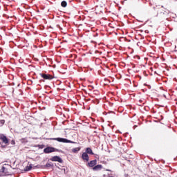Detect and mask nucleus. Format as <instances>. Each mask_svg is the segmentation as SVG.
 Returning <instances> with one entry per match:
<instances>
[{
	"label": "nucleus",
	"mask_w": 177,
	"mask_h": 177,
	"mask_svg": "<svg viewBox=\"0 0 177 177\" xmlns=\"http://www.w3.org/2000/svg\"><path fill=\"white\" fill-rule=\"evenodd\" d=\"M124 1H127V0H124Z\"/></svg>",
	"instance_id": "6ab92c4d"
},
{
	"label": "nucleus",
	"mask_w": 177,
	"mask_h": 177,
	"mask_svg": "<svg viewBox=\"0 0 177 177\" xmlns=\"http://www.w3.org/2000/svg\"><path fill=\"white\" fill-rule=\"evenodd\" d=\"M50 161H55L57 162H60V164L63 163V159H62V158H60V156H53L51 159Z\"/></svg>",
	"instance_id": "20e7f679"
},
{
	"label": "nucleus",
	"mask_w": 177,
	"mask_h": 177,
	"mask_svg": "<svg viewBox=\"0 0 177 177\" xmlns=\"http://www.w3.org/2000/svg\"><path fill=\"white\" fill-rule=\"evenodd\" d=\"M50 167H53V164L52 163H46L44 166V168H50Z\"/></svg>",
	"instance_id": "f8f14e48"
},
{
	"label": "nucleus",
	"mask_w": 177,
	"mask_h": 177,
	"mask_svg": "<svg viewBox=\"0 0 177 177\" xmlns=\"http://www.w3.org/2000/svg\"><path fill=\"white\" fill-rule=\"evenodd\" d=\"M80 150H81V149L80 148H74V149H72V151L73 152V153H78V151H80Z\"/></svg>",
	"instance_id": "ddd939ff"
},
{
	"label": "nucleus",
	"mask_w": 177,
	"mask_h": 177,
	"mask_svg": "<svg viewBox=\"0 0 177 177\" xmlns=\"http://www.w3.org/2000/svg\"><path fill=\"white\" fill-rule=\"evenodd\" d=\"M44 151L46 154H49V153H53L55 151V148L48 147L44 149Z\"/></svg>",
	"instance_id": "423d86ee"
},
{
	"label": "nucleus",
	"mask_w": 177,
	"mask_h": 177,
	"mask_svg": "<svg viewBox=\"0 0 177 177\" xmlns=\"http://www.w3.org/2000/svg\"><path fill=\"white\" fill-rule=\"evenodd\" d=\"M1 171L3 174H9V171H8V168H6L5 166L2 167Z\"/></svg>",
	"instance_id": "9d476101"
},
{
	"label": "nucleus",
	"mask_w": 177,
	"mask_h": 177,
	"mask_svg": "<svg viewBox=\"0 0 177 177\" xmlns=\"http://www.w3.org/2000/svg\"><path fill=\"white\" fill-rule=\"evenodd\" d=\"M32 169V166L30 165V166H27L26 167V171H31Z\"/></svg>",
	"instance_id": "4468645a"
},
{
	"label": "nucleus",
	"mask_w": 177,
	"mask_h": 177,
	"mask_svg": "<svg viewBox=\"0 0 177 177\" xmlns=\"http://www.w3.org/2000/svg\"><path fill=\"white\" fill-rule=\"evenodd\" d=\"M61 6H62V8H66V6H67V1H62Z\"/></svg>",
	"instance_id": "9b49d317"
},
{
	"label": "nucleus",
	"mask_w": 177,
	"mask_h": 177,
	"mask_svg": "<svg viewBox=\"0 0 177 177\" xmlns=\"http://www.w3.org/2000/svg\"><path fill=\"white\" fill-rule=\"evenodd\" d=\"M103 169V165H97L93 167V170L94 171H101Z\"/></svg>",
	"instance_id": "6e6552de"
},
{
	"label": "nucleus",
	"mask_w": 177,
	"mask_h": 177,
	"mask_svg": "<svg viewBox=\"0 0 177 177\" xmlns=\"http://www.w3.org/2000/svg\"><path fill=\"white\" fill-rule=\"evenodd\" d=\"M82 159L85 162H88V161H89V156L86 152H84L82 155Z\"/></svg>",
	"instance_id": "0eeeda50"
},
{
	"label": "nucleus",
	"mask_w": 177,
	"mask_h": 177,
	"mask_svg": "<svg viewBox=\"0 0 177 177\" xmlns=\"http://www.w3.org/2000/svg\"><path fill=\"white\" fill-rule=\"evenodd\" d=\"M0 140L1 143L2 147H6V146H9V138L4 136L3 134H0Z\"/></svg>",
	"instance_id": "f257e3e1"
},
{
	"label": "nucleus",
	"mask_w": 177,
	"mask_h": 177,
	"mask_svg": "<svg viewBox=\"0 0 177 177\" xmlns=\"http://www.w3.org/2000/svg\"><path fill=\"white\" fill-rule=\"evenodd\" d=\"M96 164H97V160H93L90 162H88L86 164V167H89L90 168H93L94 167L96 166Z\"/></svg>",
	"instance_id": "39448f33"
},
{
	"label": "nucleus",
	"mask_w": 177,
	"mask_h": 177,
	"mask_svg": "<svg viewBox=\"0 0 177 177\" xmlns=\"http://www.w3.org/2000/svg\"><path fill=\"white\" fill-rule=\"evenodd\" d=\"M15 140H12V141H11V145H15Z\"/></svg>",
	"instance_id": "2eb2a0df"
},
{
	"label": "nucleus",
	"mask_w": 177,
	"mask_h": 177,
	"mask_svg": "<svg viewBox=\"0 0 177 177\" xmlns=\"http://www.w3.org/2000/svg\"><path fill=\"white\" fill-rule=\"evenodd\" d=\"M40 76L44 80H50L55 78L53 76H52V75H50V74L40 73Z\"/></svg>",
	"instance_id": "7ed1b4c3"
},
{
	"label": "nucleus",
	"mask_w": 177,
	"mask_h": 177,
	"mask_svg": "<svg viewBox=\"0 0 177 177\" xmlns=\"http://www.w3.org/2000/svg\"><path fill=\"white\" fill-rule=\"evenodd\" d=\"M53 140H57V142H60L61 143H75L70 140L62 138H53Z\"/></svg>",
	"instance_id": "f03ea898"
},
{
	"label": "nucleus",
	"mask_w": 177,
	"mask_h": 177,
	"mask_svg": "<svg viewBox=\"0 0 177 177\" xmlns=\"http://www.w3.org/2000/svg\"><path fill=\"white\" fill-rule=\"evenodd\" d=\"M64 171H66V169H64Z\"/></svg>",
	"instance_id": "a211bd4d"
},
{
	"label": "nucleus",
	"mask_w": 177,
	"mask_h": 177,
	"mask_svg": "<svg viewBox=\"0 0 177 177\" xmlns=\"http://www.w3.org/2000/svg\"><path fill=\"white\" fill-rule=\"evenodd\" d=\"M139 102L142 103L143 101L142 100H140Z\"/></svg>",
	"instance_id": "f3484780"
},
{
	"label": "nucleus",
	"mask_w": 177,
	"mask_h": 177,
	"mask_svg": "<svg viewBox=\"0 0 177 177\" xmlns=\"http://www.w3.org/2000/svg\"><path fill=\"white\" fill-rule=\"evenodd\" d=\"M85 153H86V154H91V156H93V154H95L93 153V151H92V149H91L90 147L86 149Z\"/></svg>",
	"instance_id": "1a4fd4ad"
},
{
	"label": "nucleus",
	"mask_w": 177,
	"mask_h": 177,
	"mask_svg": "<svg viewBox=\"0 0 177 177\" xmlns=\"http://www.w3.org/2000/svg\"><path fill=\"white\" fill-rule=\"evenodd\" d=\"M25 140L24 138H22L20 140H21V142H23V140Z\"/></svg>",
	"instance_id": "dca6fc26"
}]
</instances>
